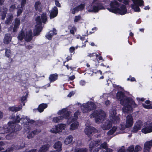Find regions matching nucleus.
Listing matches in <instances>:
<instances>
[{
  "label": "nucleus",
  "mask_w": 152,
  "mask_h": 152,
  "mask_svg": "<svg viewBox=\"0 0 152 152\" xmlns=\"http://www.w3.org/2000/svg\"><path fill=\"white\" fill-rule=\"evenodd\" d=\"M112 126L111 121L109 120H107L103 123L101 126V128L104 130H108Z\"/></svg>",
  "instance_id": "obj_17"
},
{
  "label": "nucleus",
  "mask_w": 152,
  "mask_h": 152,
  "mask_svg": "<svg viewBox=\"0 0 152 152\" xmlns=\"http://www.w3.org/2000/svg\"><path fill=\"white\" fill-rule=\"evenodd\" d=\"M86 127L84 130L85 133L88 135V136H91L92 133H96L97 132V130L95 129L94 127L87 125L86 124Z\"/></svg>",
  "instance_id": "obj_13"
},
{
  "label": "nucleus",
  "mask_w": 152,
  "mask_h": 152,
  "mask_svg": "<svg viewBox=\"0 0 152 152\" xmlns=\"http://www.w3.org/2000/svg\"><path fill=\"white\" fill-rule=\"evenodd\" d=\"M33 37L32 31L31 30H29L26 32V35H25L24 39L27 42H29L32 40Z\"/></svg>",
  "instance_id": "obj_19"
},
{
  "label": "nucleus",
  "mask_w": 152,
  "mask_h": 152,
  "mask_svg": "<svg viewBox=\"0 0 152 152\" xmlns=\"http://www.w3.org/2000/svg\"><path fill=\"white\" fill-rule=\"evenodd\" d=\"M110 119L111 121L115 124L118 123L120 121V119L117 115L115 116L114 117H112Z\"/></svg>",
  "instance_id": "obj_33"
},
{
  "label": "nucleus",
  "mask_w": 152,
  "mask_h": 152,
  "mask_svg": "<svg viewBox=\"0 0 152 152\" xmlns=\"http://www.w3.org/2000/svg\"><path fill=\"white\" fill-rule=\"evenodd\" d=\"M85 4H81L79 6H77L73 8L72 10V12L73 14H75L76 12H77L79 11L83 10L85 7Z\"/></svg>",
  "instance_id": "obj_20"
},
{
  "label": "nucleus",
  "mask_w": 152,
  "mask_h": 152,
  "mask_svg": "<svg viewBox=\"0 0 152 152\" xmlns=\"http://www.w3.org/2000/svg\"><path fill=\"white\" fill-rule=\"evenodd\" d=\"M14 26L19 27L20 23V20L19 18H16L15 19Z\"/></svg>",
  "instance_id": "obj_44"
},
{
  "label": "nucleus",
  "mask_w": 152,
  "mask_h": 152,
  "mask_svg": "<svg viewBox=\"0 0 152 152\" xmlns=\"http://www.w3.org/2000/svg\"><path fill=\"white\" fill-rule=\"evenodd\" d=\"M142 149V148L139 145H137L135 146L134 151V152H138L139 151H140Z\"/></svg>",
  "instance_id": "obj_49"
},
{
  "label": "nucleus",
  "mask_w": 152,
  "mask_h": 152,
  "mask_svg": "<svg viewBox=\"0 0 152 152\" xmlns=\"http://www.w3.org/2000/svg\"><path fill=\"white\" fill-rule=\"evenodd\" d=\"M87 151L86 148H75L74 152H86Z\"/></svg>",
  "instance_id": "obj_43"
},
{
  "label": "nucleus",
  "mask_w": 152,
  "mask_h": 152,
  "mask_svg": "<svg viewBox=\"0 0 152 152\" xmlns=\"http://www.w3.org/2000/svg\"><path fill=\"white\" fill-rule=\"evenodd\" d=\"M97 0H94L92 2V9L88 10L89 12L92 11L95 12H98L99 10L102 9L104 7L102 6V4L99 3L98 1H97Z\"/></svg>",
  "instance_id": "obj_10"
},
{
  "label": "nucleus",
  "mask_w": 152,
  "mask_h": 152,
  "mask_svg": "<svg viewBox=\"0 0 152 152\" xmlns=\"http://www.w3.org/2000/svg\"><path fill=\"white\" fill-rule=\"evenodd\" d=\"M24 37H25L23 31H21L18 34V38L19 40H22Z\"/></svg>",
  "instance_id": "obj_42"
},
{
  "label": "nucleus",
  "mask_w": 152,
  "mask_h": 152,
  "mask_svg": "<svg viewBox=\"0 0 152 152\" xmlns=\"http://www.w3.org/2000/svg\"><path fill=\"white\" fill-rule=\"evenodd\" d=\"M35 8L36 10L40 11L42 9V5L39 1L36 2L35 4Z\"/></svg>",
  "instance_id": "obj_35"
},
{
  "label": "nucleus",
  "mask_w": 152,
  "mask_h": 152,
  "mask_svg": "<svg viewBox=\"0 0 152 152\" xmlns=\"http://www.w3.org/2000/svg\"><path fill=\"white\" fill-rule=\"evenodd\" d=\"M99 147L101 148V151H105L108 149H110V148H107V143L105 142H104L103 143L101 144Z\"/></svg>",
  "instance_id": "obj_38"
},
{
  "label": "nucleus",
  "mask_w": 152,
  "mask_h": 152,
  "mask_svg": "<svg viewBox=\"0 0 152 152\" xmlns=\"http://www.w3.org/2000/svg\"><path fill=\"white\" fill-rule=\"evenodd\" d=\"M74 93L73 91L69 93V94L67 95L68 97H71L73 95H74Z\"/></svg>",
  "instance_id": "obj_63"
},
{
  "label": "nucleus",
  "mask_w": 152,
  "mask_h": 152,
  "mask_svg": "<svg viewBox=\"0 0 152 152\" xmlns=\"http://www.w3.org/2000/svg\"><path fill=\"white\" fill-rule=\"evenodd\" d=\"M111 8L108 9L110 11L115 13L124 15L127 12V9L124 5H119L118 3L115 0H112L110 3Z\"/></svg>",
  "instance_id": "obj_4"
},
{
  "label": "nucleus",
  "mask_w": 152,
  "mask_h": 152,
  "mask_svg": "<svg viewBox=\"0 0 152 152\" xmlns=\"http://www.w3.org/2000/svg\"><path fill=\"white\" fill-rule=\"evenodd\" d=\"M75 50V48L74 47H72L69 48V51L71 53H72L74 52Z\"/></svg>",
  "instance_id": "obj_59"
},
{
  "label": "nucleus",
  "mask_w": 152,
  "mask_h": 152,
  "mask_svg": "<svg viewBox=\"0 0 152 152\" xmlns=\"http://www.w3.org/2000/svg\"><path fill=\"white\" fill-rule=\"evenodd\" d=\"M58 75L56 73L50 75L49 77V80L50 82H54L57 79Z\"/></svg>",
  "instance_id": "obj_30"
},
{
  "label": "nucleus",
  "mask_w": 152,
  "mask_h": 152,
  "mask_svg": "<svg viewBox=\"0 0 152 152\" xmlns=\"http://www.w3.org/2000/svg\"><path fill=\"white\" fill-rule=\"evenodd\" d=\"M152 146V140L146 142L144 148V152H149L150 149Z\"/></svg>",
  "instance_id": "obj_18"
},
{
  "label": "nucleus",
  "mask_w": 152,
  "mask_h": 152,
  "mask_svg": "<svg viewBox=\"0 0 152 152\" xmlns=\"http://www.w3.org/2000/svg\"><path fill=\"white\" fill-rule=\"evenodd\" d=\"M19 28V27L14 26L12 29V31L14 32H16Z\"/></svg>",
  "instance_id": "obj_56"
},
{
  "label": "nucleus",
  "mask_w": 152,
  "mask_h": 152,
  "mask_svg": "<svg viewBox=\"0 0 152 152\" xmlns=\"http://www.w3.org/2000/svg\"><path fill=\"white\" fill-rule=\"evenodd\" d=\"M96 108V104L93 102H88L86 103L83 104L81 107V110L83 113H87Z\"/></svg>",
  "instance_id": "obj_9"
},
{
  "label": "nucleus",
  "mask_w": 152,
  "mask_h": 152,
  "mask_svg": "<svg viewBox=\"0 0 152 152\" xmlns=\"http://www.w3.org/2000/svg\"><path fill=\"white\" fill-rule=\"evenodd\" d=\"M101 143V140H98L91 141L89 144V150L91 151L92 148L95 147H97Z\"/></svg>",
  "instance_id": "obj_16"
},
{
  "label": "nucleus",
  "mask_w": 152,
  "mask_h": 152,
  "mask_svg": "<svg viewBox=\"0 0 152 152\" xmlns=\"http://www.w3.org/2000/svg\"><path fill=\"white\" fill-rule=\"evenodd\" d=\"M76 28L75 27H73L72 28V29L70 30V33L74 34V31H76Z\"/></svg>",
  "instance_id": "obj_55"
},
{
  "label": "nucleus",
  "mask_w": 152,
  "mask_h": 152,
  "mask_svg": "<svg viewBox=\"0 0 152 152\" xmlns=\"http://www.w3.org/2000/svg\"><path fill=\"white\" fill-rule=\"evenodd\" d=\"M117 98L120 101V104L124 107L123 112L124 113H130L132 111V107H137V105L131 98L126 96L122 92H118L117 94Z\"/></svg>",
  "instance_id": "obj_1"
},
{
  "label": "nucleus",
  "mask_w": 152,
  "mask_h": 152,
  "mask_svg": "<svg viewBox=\"0 0 152 152\" xmlns=\"http://www.w3.org/2000/svg\"><path fill=\"white\" fill-rule=\"evenodd\" d=\"M47 17L46 13H43L40 17L38 16L36 18V21L37 25L36 26L34 30V35H38L39 33L41 31L42 29L41 26L42 23H45L47 20Z\"/></svg>",
  "instance_id": "obj_5"
},
{
  "label": "nucleus",
  "mask_w": 152,
  "mask_h": 152,
  "mask_svg": "<svg viewBox=\"0 0 152 152\" xmlns=\"http://www.w3.org/2000/svg\"><path fill=\"white\" fill-rule=\"evenodd\" d=\"M7 13V9L6 8H5L3 10V11H1V19L2 20H4Z\"/></svg>",
  "instance_id": "obj_41"
},
{
  "label": "nucleus",
  "mask_w": 152,
  "mask_h": 152,
  "mask_svg": "<svg viewBox=\"0 0 152 152\" xmlns=\"http://www.w3.org/2000/svg\"><path fill=\"white\" fill-rule=\"evenodd\" d=\"M52 32H53V35H56L57 34V31L55 28H53V31H52Z\"/></svg>",
  "instance_id": "obj_62"
},
{
  "label": "nucleus",
  "mask_w": 152,
  "mask_h": 152,
  "mask_svg": "<svg viewBox=\"0 0 152 152\" xmlns=\"http://www.w3.org/2000/svg\"><path fill=\"white\" fill-rule=\"evenodd\" d=\"M95 53H89L88 55V56L90 57H93L95 56Z\"/></svg>",
  "instance_id": "obj_61"
},
{
  "label": "nucleus",
  "mask_w": 152,
  "mask_h": 152,
  "mask_svg": "<svg viewBox=\"0 0 152 152\" xmlns=\"http://www.w3.org/2000/svg\"><path fill=\"white\" fill-rule=\"evenodd\" d=\"M17 9L15 4L12 5L10 7L9 10L10 12H13Z\"/></svg>",
  "instance_id": "obj_48"
},
{
  "label": "nucleus",
  "mask_w": 152,
  "mask_h": 152,
  "mask_svg": "<svg viewBox=\"0 0 152 152\" xmlns=\"http://www.w3.org/2000/svg\"><path fill=\"white\" fill-rule=\"evenodd\" d=\"M79 114V112L78 111H77L74 114V118H69V116L67 121L68 123H69L70 124L71 122L75 121L77 119L78 115Z\"/></svg>",
  "instance_id": "obj_23"
},
{
  "label": "nucleus",
  "mask_w": 152,
  "mask_h": 152,
  "mask_svg": "<svg viewBox=\"0 0 152 152\" xmlns=\"http://www.w3.org/2000/svg\"><path fill=\"white\" fill-rule=\"evenodd\" d=\"M142 133L146 134L151 133L152 132V122L150 123L147 122L145 123L142 129Z\"/></svg>",
  "instance_id": "obj_12"
},
{
  "label": "nucleus",
  "mask_w": 152,
  "mask_h": 152,
  "mask_svg": "<svg viewBox=\"0 0 152 152\" xmlns=\"http://www.w3.org/2000/svg\"><path fill=\"white\" fill-rule=\"evenodd\" d=\"M75 78V76L74 75H73L69 77V80H74Z\"/></svg>",
  "instance_id": "obj_60"
},
{
  "label": "nucleus",
  "mask_w": 152,
  "mask_h": 152,
  "mask_svg": "<svg viewBox=\"0 0 152 152\" xmlns=\"http://www.w3.org/2000/svg\"><path fill=\"white\" fill-rule=\"evenodd\" d=\"M11 53L10 50L8 49H6L5 51V56L9 58L10 57Z\"/></svg>",
  "instance_id": "obj_47"
},
{
  "label": "nucleus",
  "mask_w": 152,
  "mask_h": 152,
  "mask_svg": "<svg viewBox=\"0 0 152 152\" xmlns=\"http://www.w3.org/2000/svg\"><path fill=\"white\" fill-rule=\"evenodd\" d=\"M11 37L10 34H7L5 36L4 42L5 44H8L11 41Z\"/></svg>",
  "instance_id": "obj_32"
},
{
  "label": "nucleus",
  "mask_w": 152,
  "mask_h": 152,
  "mask_svg": "<svg viewBox=\"0 0 152 152\" xmlns=\"http://www.w3.org/2000/svg\"><path fill=\"white\" fill-rule=\"evenodd\" d=\"M58 13V9L56 7H54L52 9L50 13V17L51 19L56 17Z\"/></svg>",
  "instance_id": "obj_21"
},
{
  "label": "nucleus",
  "mask_w": 152,
  "mask_h": 152,
  "mask_svg": "<svg viewBox=\"0 0 152 152\" xmlns=\"http://www.w3.org/2000/svg\"><path fill=\"white\" fill-rule=\"evenodd\" d=\"M133 119L131 115H128L126 117V125L121 124L118 129H117V127L113 126L112 129L109 130L107 133L108 135H111L113 134L115 131H116L117 134L123 133L124 132V130L126 128H129L131 127L133 124Z\"/></svg>",
  "instance_id": "obj_3"
},
{
  "label": "nucleus",
  "mask_w": 152,
  "mask_h": 152,
  "mask_svg": "<svg viewBox=\"0 0 152 152\" xmlns=\"http://www.w3.org/2000/svg\"><path fill=\"white\" fill-rule=\"evenodd\" d=\"M113 150L111 149H108L106 151H102L100 147L97 148H95L93 151V152H112Z\"/></svg>",
  "instance_id": "obj_37"
},
{
  "label": "nucleus",
  "mask_w": 152,
  "mask_h": 152,
  "mask_svg": "<svg viewBox=\"0 0 152 152\" xmlns=\"http://www.w3.org/2000/svg\"><path fill=\"white\" fill-rule=\"evenodd\" d=\"M143 123L140 121L139 120L137 121L134 124V125L132 130V132L136 133L138 130L140 129L141 127L142 126Z\"/></svg>",
  "instance_id": "obj_14"
},
{
  "label": "nucleus",
  "mask_w": 152,
  "mask_h": 152,
  "mask_svg": "<svg viewBox=\"0 0 152 152\" xmlns=\"http://www.w3.org/2000/svg\"><path fill=\"white\" fill-rule=\"evenodd\" d=\"M57 130V128L56 127V126H55L54 128H52L51 130L50 131L51 132L54 133H58V132H56V131Z\"/></svg>",
  "instance_id": "obj_54"
},
{
  "label": "nucleus",
  "mask_w": 152,
  "mask_h": 152,
  "mask_svg": "<svg viewBox=\"0 0 152 152\" xmlns=\"http://www.w3.org/2000/svg\"><path fill=\"white\" fill-rule=\"evenodd\" d=\"M20 121L24 125H31L35 122L34 120L30 119L27 116L22 115L20 118V115H17L12 122L16 124H15L19 123Z\"/></svg>",
  "instance_id": "obj_7"
},
{
  "label": "nucleus",
  "mask_w": 152,
  "mask_h": 152,
  "mask_svg": "<svg viewBox=\"0 0 152 152\" xmlns=\"http://www.w3.org/2000/svg\"><path fill=\"white\" fill-rule=\"evenodd\" d=\"M116 109L115 107H113L111 108L109 111V115L110 118L114 117L116 115Z\"/></svg>",
  "instance_id": "obj_27"
},
{
  "label": "nucleus",
  "mask_w": 152,
  "mask_h": 152,
  "mask_svg": "<svg viewBox=\"0 0 152 152\" xmlns=\"http://www.w3.org/2000/svg\"><path fill=\"white\" fill-rule=\"evenodd\" d=\"M73 137L71 135H69L67 137L64 141V143L66 145L72 143L74 142L73 140Z\"/></svg>",
  "instance_id": "obj_26"
},
{
  "label": "nucleus",
  "mask_w": 152,
  "mask_h": 152,
  "mask_svg": "<svg viewBox=\"0 0 152 152\" xmlns=\"http://www.w3.org/2000/svg\"><path fill=\"white\" fill-rule=\"evenodd\" d=\"M54 148L56 149L57 151H60L62 149V144L61 142H56L53 145Z\"/></svg>",
  "instance_id": "obj_22"
},
{
  "label": "nucleus",
  "mask_w": 152,
  "mask_h": 152,
  "mask_svg": "<svg viewBox=\"0 0 152 152\" xmlns=\"http://www.w3.org/2000/svg\"><path fill=\"white\" fill-rule=\"evenodd\" d=\"M28 94L26 93V95L25 96H23L21 98V102L23 103V105H25V101L26 100V99L28 97Z\"/></svg>",
  "instance_id": "obj_46"
},
{
  "label": "nucleus",
  "mask_w": 152,
  "mask_h": 152,
  "mask_svg": "<svg viewBox=\"0 0 152 152\" xmlns=\"http://www.w3.org/2000/svg\"><path fill=\"white\" fill-rule=\"evenodd\" d=\"M22 108V107L21 106L20 107H10L9 108V109L12 112H17L18 111L20 110V109Z\"/></svg>",
  "instance_id": "obj_36"
},
{
  "label": "nucleus",
  "mask_w": 152,
  "mask_h": 152,
  "mask_svg": "<svg viewBox=\"0 0 152 152\" xmlns=\"http://www.w3.org/2000/svg\"><path fill=\"white\" fill-rule=\"evenodd\" d=\"M110 103V101L109 100H107L105 102V104L106 105H108Z\"/></svg>",
  "instance_id": "obj_64"
},
{
  "label": "nucleus",
  "mask_w": 152,
  "mask_h": 152,
  "mask_svg": "<svg viewBox=\"0 0 152 152\" xmlns=\"http://www.w3.org/2000/svg\"><path fill=\"white\" fill-rule=\"evenodd\" d=\"M55 4L58 7H61V5H60V4L59 3V2L58 1H56V0L55 1Z\"/></svg>",
  "instance_id": "obj_58"
},
{
  "label": "nucleus",
  "mask_w": 152,
  "mask_h": 152,
  "mask_svg": "<svg viewBox=\"0 0 152 152\" xmlns=\"http://www.w3.org/2000/svg\"><path fill=\"white\" fill-rule=\"evenodd\" d=\"M33 47V46L31 45H28L25 46L26 49L28 50H30V49H32Z\"/></svg>",
  "instance_id": "obj_53"
},
{
  "label": "nucleus",
  "mask_w": 152,
  "mask_h": 152,
  "mask_svg": "<svg viewBox=\"0 0 152 152\" xmlns=\"http://www.w3.org/2000/svg\"><path fill=\"white\" fill-rule=\"evenodd\" d=\"M66 126V125L64 124H58L57 126H56L57 130L56 132H61L62 130L64 129Z\"/></svg>",
  "instance_id": "obj_29"
},
{
  "label": "nucleus",
  "mask_w": 152,
  "mask_h": 152,
  "mask_svg": "<svg viewBox=\"0 0 152 152\" xmlns=\"http://www.w3.org/2000/svg\"><path fill=\"white\" fill-rule=\"evenodd\" d=\"M133 4L131 7L135 11L139 12L140 11L139 6H144L143 1L142 0H132Z\"/></svg>",
  "instance_id": "obj_11"
},
{
  "label": "nucleus",
  "mask_w": 152,
  "mask_h": 152,
  "mask_svg": "<svg viewBox=\"0 0 152 152\" xmlns=\"http://www.w3.org/2000/svg\"><path fill=\"white\" fill-rule=\"evenodd\" d=\"M57 113L58 115L61 116L53 118V121L54 123L60 122L64 118L68 119L69 115V112L66 109H63L59 111Z\"/></svg>",
  "instance_id": "obj_8"
},
{
  "label": "nucleus",
  "mask_w": 152,
  "mask_h": 152,
  "mask_svg": "<svg viewBox=\"0 0 152 152\" xmlns=\"http://www.w3.org/2000/svg\"><path fill=\"white\" fill-rule=\"evenodd\" d=\"M134 150L133 146L131 145L128 148L127 150V152H133Z\"/></svg>",
  "instance_id": "obj_50"
},
{
  "label": "nucleus",
  "mask_w": 152,
  "mask_h": 152,
  "mask_svg": "<svg viewBox=\"0 0 152 152\" xmlns=\"http://www.w3.org/2000/svg\"><path fill=\"white\" fill-rule=\"evenodd\" d=\"M142 106L145 108L148 109H152V104H151L149 101H146L145 104H142Z\"/></svg>",
  "instance_id": "obj_34"
},
{
  "label": "nucleus",
  "mask_w": 152,
  "mask_h": 152,
  "mask_svg": "<svg viewBox=\"0 0 152 152\" xmlns=\"http://www.w3.org/2000/svg\"><path fill=\"white\" fill-rule=\"evenodd\" d=\"M40 132V131L37 129L33 131L28 133L27 137L28 139L34 137L36 134Z\"/></svg>",
  "instance_id": "obj_24"
},
{
  "label": "nucleus",
  "mask_w": 152,
  "mask_h": 152,
  "mask_svg": "<svg viewBox=\"0 0 152 152\" xmlns=\"http://www.w3.org/2000/svg\"><path fill=\"white\" fill-rule=\"evenodd\" d=\"M86 82L84 80H81L80 81V84L82 86H84L85 85Z\"/></svg>",
  "instance_id": "obj_57"
},
{
  "label": "nucleus",
  "mask_w": 152,
  "mask_h": 152,
  "mask_svg": "<svg viewBox=\"0 0 152 152\" xmlns=\"http://www.w3.org/2000/svg\"><path fill=\"white\" fill-rule=\"evenodd\" d=\"M53 35L51 31H50L46 35V37L49 40H51Z\"/></svg>",
  "instance_id": "obj_45"
},
{
  "label": "nucleus",
  "mask_w": 152,
  "mask_h": 152,
  "mask_svg": "<svg viewBox=\"0 0 152 152\" xmlns=\"http://www.w3.org/2000/svg\"><path fill=\"white\" fill-rule=\"evenodd\" d=\"M118 152H125V150L124 148V147L123 146L121 148H120L118 149Z\"/></svg>",
  "instance_id": "obj_52"
},
{
  "label": "nucleus",
  "mask_w": 152,
  "mask_h": 152,
  "mask_svg": "<svg viewBox=\"0 0 152 152\" xmlns=\"http://www.w3.org/2000/svg\"><path fill=\"white\" fill-rule=\"evenodd\" d=\"M8 127L5 128L4 127H0V134H4L9 133L6 137L7 139L10 140L14 138L17 135L16 132L20 130L21 127L18 124H15L13 122L11 121L8 123Z\"/></svg>",
  "instance_id": "obj_2"
},
{
  "label": "nucleus",
  "mask_w": 152,
  "mask_h": 152,
  "mask_svg": "<svg viewBox=\"0 0 152 152\" xmlns=\"http://www.w3.org/2000/svg\"><path fill=\"white\" fill-rule=\"evenodd\" d=\"M26 0H22V2L20 6V5H18L17 6V16H18L22 13L23 10V7L26 4Z\"/></svg>",
  "instance_id": "obj_15"
},
{
  "label": "nucleus",
  "mask_w": 152,
  "mask_h": 152,
  "mask_svg": "<svg viewBox=\"0 0 152 152\" xmlns=\"http://www.w3.org/2000/svg\"><path fill=\"white\" fill-rule=\"evenodd\" d=\"M49 146V144L44 145L40 148L38 152H47Z\"/></svg>",
  "instance_id": "obj_28"
},
{
  "label": "nucleus",
  "mask_w": 152,
  "mask_h": 152,
  "mask_svg": "<svg viewBox=\"0 0 152 152\" xmlns=\"http://www.w3.org/2000/svg\"><path fill=\"white\" fill-rule=\"evenodd\" d=\"M13 16L12 14H9L8 16V18L5 21V23L7 24L11 23L13 19Z\"/></svg>",
  "instance_id": "obj_39"
},
{
  "label": "nucleus",
  "mask_w": 152,
  "mask_h": 152,
  "mask_svg": "<svg viewBox=\"0 0 152 152\" xmlns=\"http://www.w3.org/2000/svg\"><path fill=\"white\" fill-rule=\"evenodd\" d=\"M91 118L95 117V121L96 123H102L106 118L105 113L101 110H96L90 115Z\"/></svg>",
  "instance_id": "obj_6"
},
{
  "label": "nucleus",
  "mask_w": 152,
  "mask_h": 152,
  "mask_svg": "<svg viewBox=\"0 0 152 152\" xmlns=\"http://www.w3.org/2000/svg\"><path fill=\"white\" fill-rule=\"evenodd\" d=\"M78 126V123L77 121H75L70 125L69 129L71 130H75L77 129Z\"/></svg>",
  "instance_id": "obj_31"
},
{
  "label": "nucleus",
  "mask_w": 152,
  "mask_h": 152,
  "mask_svg": "<svg viewBox=\"0 0 152 152\" xmlns=\"http://www.w3.org/2000/svg\"><path fill=\"white\" fill-rule=\"evenodd\" d=\"M22 146H20L19 148H18V149H19L20 148H23V147L24 146V143H22ZM18 148H13L12 147L10 148H8L5 151H1V152H11L14 149H17Z\"/></svg>",
  "instance_id": "obj_40"
},
{
  "label": "nucleus",
  "mask_w": 152,
  "mask_h": 152,
  "mask_svg": "<svg viewBox=\"0 0 152 152\" xmlns=\"http://www.w3.org/2000/svg\"><path fill=\"white\" fill-rule=\"evenodd\" d=\"M81 19V17L80 15L76 16L75 17L74 19V21L75 22H78Z\"/></svg>",
  "instance_id": "obj_51"
},
{
  "label": "nucleus",
  "mask_w": 152,
  "mask_h": 152,
  "mask_svg": "<svg viewBox=\"0 0 152 152\" xmlns=\"http://www.w3.org/2000/svg\"><path fill=\"white\" fill-rule=\"evenodd\" d=\"M48 107L47 104L42 103L40 104L38 106L37 110L40 113L42 112L46 108Z\"/></svg>",
  "instance_id": "obj_25"
}]
</instances>
